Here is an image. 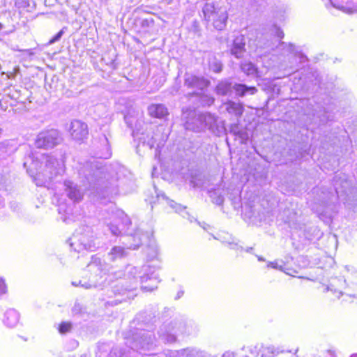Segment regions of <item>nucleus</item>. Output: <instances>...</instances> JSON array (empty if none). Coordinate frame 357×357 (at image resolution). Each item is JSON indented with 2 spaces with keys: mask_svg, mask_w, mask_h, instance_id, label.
<instances>
[{
  "mask_svg": "<svg viewBox=\"0 0 357 357\" xmlns=\"http://www.w3.org/2000/svg\"><path fill=\"white\" fill-rule=\"evenodd\" d=\"M338 8L340 10H342L344 12H345L347 13H349V14L354 13V12L356 11V9L354 6H350V7H347V6H343V5H338Z\"/></svg>",
  "mask_w": 357,
  "mask_h": 357,
  "instance_id": "nucleus-11",
  "label": "nucleus"
},
{
  "mask_svg": "<svg viewBox=\"0 0 357 357\" xmlns=\"http://www.w3.org/2000/svg\"><path fill=\"white\" fill-rule=\"evenodd\" d=\"M68 131L72 139L79 143L84 142L89 135L88 126L79 120L73 121Z\"/></svg>",
  "mask_w": 357,
  "mask_h": 357,
  "instance_id": "nucleus-3",
  "label": "nucleus"
},
{
  "mask_svg": "<svg viewBox=\"0 0 357 357\" xmlns=\"http://www.w3.org/2000/svg\"><path fill=\"white\" fill-rule=\"evenodd\" d=\"M242 71L247 75H256L258 73V68L251 62H245L241 65Z\"/></svg>",
  "mask_w": 357,
  "mask_h": 357,
  "instance_id": "nucleus-6",
  "label": "nucleus"
},
{
  "mask_svg": "<svg viewBox=\"0 0 357 357\" xmlns=\"http://www.w3.org/2000/svg\"><path fill=\"white\" fill-rule=\"evenodd\" d=\"M245 91L246 93L249 91L251 94H255L257 92V89L255 86H247L245 85Z\"/></svg>",
  "mask_w": 357,
  "mask_h": 357,
  "instance_id": "nucleus-14",
  "label": "nucleus"
},
{
  "mask_svg": "<svg viewBox=\"0 0 357 357\" xmlns=\"http://www.w3.org/2000/svg\"><path fill=\"white\" fill-rule=\"evenodd\" d=\"M198 79H199L196 77H192L190 79H187L185 80V82L187 83L188 86L192 87L198 82Z\"/></svg>",
  "mask_w": 357,
  "mask_h": 357,
  "instance_id": "nucleus-12",
  "label": "nucleus"
},
{
  "mask_svg": "<svg viewBox=\"0 0 357 357\" xmlns=\"http://www.w3.org/2000/svg\"><path fill=\"white\" fill-rule=\"evenodd\" d=\"M63 33V30H61L59 33H57L50 41L49 43H53L57 40H59L61 37L62 36Z\"/></svg>",
  "mask_w": 357,
  "mask_h": 357,
  "instance_id": "nucleus-13",
  "label": "nucleus"
},
{
  "mask_svg": "<svg viewBox=\"0 0 357 357\" xmlns=\"http://www.w3.org/2000/svg\"><path fill=\"white\" fill-rule=\"evenodd\" d=\"M117 250H118V251H121V249H119V248H114L112 249V251H113V252H116V251H117Z\"/></svg>",
  "mask_w": 357,
  "mask_h": 357,
  "instance_id": "nucleus-15",
  "label": "nucleus"
},
{
  "mask_svg": "<svg viewBox=\"0 0 357 357\" xmlns=\"http://www.w3.org/2000/svg\"><path fill=\"white\" fill-rule=\"evenodd\" d=\"M59 143V132L56 129L42 131L36 139V145L39 149L54 147Z\"/></svg>",
  "mask_w": 357,
  "mask_h": 357,
  "instance_id": "nucleus-2",
  "label": "nucleus"
},
{
  "mask_svg": "<svg viewBox=\"0 0 357 357\" xmlns=\"http://www.w3.org/2000/svg\"><path fill=\"white\" fill-rule=\"evenodd\" d=\"M8 292V287L5 282V280L0 278V296L6 294Z\"/></svg>",
  "mask_w": 357,
  "mask_h": 357,
  "instance_id": "nucleus-10",
  "label": "nucleus"
},
{
  "mask_svg": "<svg viewBox=\"0 0 357 357\" xmlns=\"http://www.w3.org/2000/svg\"><path fill=\"white\" fill-rule=\"evenodd\" d=\"M234 89L236 91V92L237 93V94L239 96H241V97L244 96L245 95V93H246L245 85V84H236L234 86Z\"/></svg>",
  "mask_w": 357,
  "mask_h": 357,
  "instance_id": "nucleus-8",
  "label": "nucleus"
},
{
  "mask_svg": "<svg viewBox=\"0 0 357 357\" xmlns=\"http://www.w3.org/2000/svg\"><path fill=\"white\" fill-rule=\"evenodd\" d=\"M57 328L61 334H65L71 331L72 324L70 322L68 321H63L59 324Z\"/></svg>",
  "mask_w": 357,
  "mask_h": 357,
  "instance_id": "nucleus-7",
  "label": "nucleus"
},
{
  "mask_svg": "<svg viewBox=\"0 0 357 357\" xmlns=\"http://www.w3.org/2000/svg\"><path fill=\"white\" fill-rule=\"evenodd\" d=\"M211 69L215 73H220L222 70V65L219 61H213L210 64Z\"/></svg>",
  "mask_w": 357,
  "mask_h": 357,
  "instance_id": "nucleus-9",
  "label": "nucleus"
},
{
  "mask_svg": "<svg viewBox=\"0 0 357 357\" xmlns=\"http://www.w3.org/2000/svg\"><path fill=\"white\" fill-rule=\"evenodd\" d=\"M148 112L154 119H164L169 115L168 109L163 104H151L148 107Z\"/></svg>",
  "mask_w": 357,
  "mask_h": 357,
  "instance_id": "nucleus-4",
  "label": "nucleus"
},
{
  "mask_svg": "<svg viewBox=\"0 0 357 357\" xmlns=\"http://www.w3.org/2000/svg\"><path fill=\"white\" fill-rule=\"evenodd\" d=\"M225 104L227 112L238 117L243 115L244 107L242 103H236L234 101L228 100Z\"/></svg>",
  "mask_w": 357,
  "mask_h": 357,
  "instance_id": "nucleus-5",
  "label": "nucleus"
},
{
  "mask_svg": "<svg viewBox=\"0 0 357 357\" xmlns=\"http://www.w3.org/2000/svg\"><path fill=\"white\" fill-rule=\"evenodd\" d=\"M204 20L217 30L225 28L228 20L226 0L206 2L202 8Z\"/></svg>",
  "mask_w": 357,
  "mask_h": 357,
  "instance_id": "nucleus-1",
  "label": "nucleus"
},
{
  "mask_svg": "<svg viewBox=\"0 0 357 357\" xmlns=\"http://www.w3.org/2000/svg\"><path fill=\"white\" fill-rule=\"evenodd\" d=\"M334 1H336L337 3H338V2H337V0H334Z\"/></svg>",
  "mask_w": 357,
  "mask_h": 357,
  "instance_id": "nucleus-16",
  "label": "nucleus"
}]
</instances>
